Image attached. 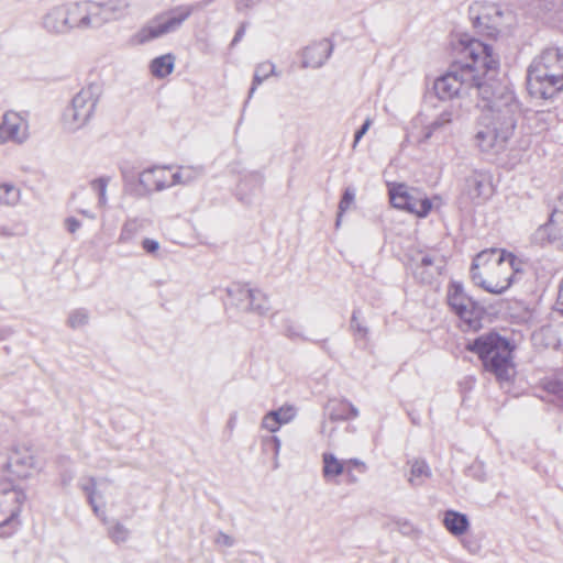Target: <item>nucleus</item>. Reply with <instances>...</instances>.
Wrapping results in <instances>:
<instances>
[{
	"mask_svg": "<svg viewBox=\"0 0 563 563\" xmlns=\"http://www.w3.org/2000/svg\"><path fill=\"white\" fill-rule=\"evenodd\" d=\"M466 53L485 68L476 91L482 115H492V120L516 128L519 103L511 88L498 78L499 60L493 47L482 41H473Z\"/></svg>",
	"mask_w": 563,
	"mask_h": 563,
	"instance_id": "nucleus-1",
	"label": "nucleus"
},
{
	"mask_svg": "<svg viewBox=\"0 0 563 563\" xmlns=\"http://www.w3.org/2000/svg\"><path fill=\"white\" fill-rule=\"evenodd\" d=\"M124 0L106 2L76 1L53 8L44 18V29L49 33L95 32L106 23L117 21L128 13Z\"/></svg>",
	"mask_w": 563,
	"mask_h": 563,
	"instance_id": "nucleus-2",
	"label": "nucleus"
},
{
	"mask_svg": "<svg viewBox=\"0 0 563 563\" xmlns=\"http://www.w3.org/2000/svg\"><path fill=\"white\" fill-rule=\"evenodd\" d=\"M521 273V262L501 249L484 250L476 255L471 267L473 283L494 295L505 292Z\"/></svg>",
	"mask_w": 563,
	"mask_h": 563,
	"instance_id": "nucleus-3",
	"label": "nucleus"
},
{
	"mask_svg": "<svg viewBox=\"0 0 563 563\" xmlns=\"http://www.w3.org/2000/svg\"><path fill=\"white\" fill-rule=\"evenodd\" d=\"M527 87L532 97L550 99L563 90V52L548 47L537 55L527 70Z\"/></svg>",
	"mask_w": 563,
	"mask_h": 563,
	"instance_id": "nucleus-4",
	"label": "nucleus"
},
{
	"mask_svg": "<svg viewBox=\"0 0 563 563\" xmlns=\"http://www.w3.org/2000/svg\"><path fill=\"white\" fill-rule=\"evenodd\" d=\"M473 41L481 40L470 37L465 43H462V54L466 59H471V63L466 62L464 65L455 66L435 80L433 88L440 99L451 100L464 95H471L472 91L476 93L477 84L481 82L485 68L481 62L477 63L471 54L466 53L467 47Z\"/></svg>",
	"mask_w": 563,
	"mask_h": 563,
	"instance_id": "nucleus-5",
	"label": "nucleus"
},
{
	"mask_svg": "<svg viewBox=\"0 0 563 563\" xmlns=\"http://www.w3.org/2000/svg\"><path fill=\"white\" fill-rule=\"evenodd\" d=\"M467 347L481 357L485 369L494 373L498 380L508 382L514 376L509 344L499 334H483Z\"/></svg>",
	"mask_w": 563,
	"mask_h": 563,
	"instance_id": "nucleus-6",
	"label": "nucleus"
},
{
	"mask_svg": "<svg viewBox=\"0 0 563 563\" xmlns=\"http://www.w3.org/2000/svg\"><path fill=\"white\" fill-rule=\"evenodd\" d=\"M468 13L474 27L482 35H505L518 23L510 9L492 2L475 1L470 5Z\"/></svg>",
	"mask_w": 563,
	"mask_h": 563,
	"instance_id": "nucleus-7",
	"label": "nucleus"
},
{
	"mask_svg": "<svg viewBox=\"0 0 563 563\" xmlns=\"http://www.w3.org/2000/svg\"><path fill=\"white\" fill-rule=\"evenodd\" d=\"M102 92L101 84L90 82L74 96L71 106L64 113V124L67 130L76 131L89 122Z\"/></svg>",
	"mask_w": 563,
	"mask_h": 563,
	"instance_id": "nucleus-8",
	"label": "nucleus"
},
{
	"mask_svg": "<svg viewBox=\"0 0 563 563\" xmlns=\"http://www.w3.org/2000/svg\"><path fill=\"white\" fill-rule=\"evenodd\" d=\"M515 131L514 126L492 120V115L479 117L474 134V144L483 153L498 154L506 145Z\"/></svg>",
	"mask_w": 563,
	"mask_h": 563,
	"instance_id": "nucleus-9",
	"label": "nucleus"
},
{
	"mask_svg": "<svg viewBox=\"0 0 563 563\" xmlns=\"http://www.w3.org/2000/svg\"><path fill=\"white\" fill-rule=\"evenodd\" d=\"M448 302L451 309L460 318L464 330H477L481 328L484 314L483 308L466 295L462 285L452 283L448 290Z\"/></svg>",
	"mask_w": 563,
	"mask_h": 563,
	"instance_id": "nucleus-10",
	"label": "nucleus"
},
{
	"mask_svg": "<svg viewBox=\"0 0 563 563\" xmlns=\"http://www.w3.org/2000/svg\"><path fill=\"white\" fill-rule=\"evenodd\" d=\"M36 471L34 455L26 446H13L0 453V473L7 478H27Z\"/></svg>",
	"mask_w": 563,
	"mask_h": 563,
	"instance_id": "nucleus-11",
	"label": "nucleus"
},
{
	"mask_svg": "<svg viewBox=\"0 0 563 563\" xmlns=\"http://www.w3.org/2000/svg\"><path fill=\"white\" fill-rule=\"evenodd\" d=\"M199 8L198 4H181L151 19L142 35H165L179 31L183 23Z\"/></svg>",
	"mask_w": 563,
	"mask_h": 563,
	"instance_id": "nucleus-12",
	"label": "nucleus"
},
{
	"mask_svg": "<svg viewBox=\"0 0 563 563\" xmlns=\"http://www.w3.org/2000/svg\"><path fill=\"white\" fill-rule=\"evenodd\" d=\"M389 198L395 208L406 210L419 218H426L432 209V200L424 192L404 184L394 185L389 189Z\"/></svg>",
	"mask_w": 563,
	"mask_h": 563,
	"instance_id": "nucleus-13",
	"label": "nucleus"
},
{
	"mask_svg": "<svg viewBox=\"0 0 563 563\" xmlns=\"http://www.w3.org/2000/svg\"><path fill=\"white\" fill-rule=\"evenodd\" d=\"M26 495L20 487H0V528L15 530L21 521L20 515Z\"/></svg>",
	"mask_w": 563,
	"mask_h": 563,
	"instance_id": "nucleus-14",
	"label": "nucleus"
},
{
	"mask_svg": "<svg viewBox=\"0 0 563 563\" xmlns=\"http://www.w3.org/2000/svg\"><path fill=\"white\" fill-rule=\"evenodd\" d=\"M228 294L242 309L254 311L261 316L266 314L271 309L267 296L258 289L236 286L229 288Z\"/></svg>",
	"mask_w": 563,
	"mask_h": 563,
	"instance_id": "nucleus-15",
	"label": "nucleus"
},
{
	"mask_svg": "<svg viewBox=\"0 0 563 563\" xmlns=\"http://www.w3.org/2000/svg\"><path fill=\"white\" fill-rule=\"evenodd\" d=\"M29 137V124L24 117L14 111L3 114L0 124V143L21 144Z\"/></svg>",
	"mask_w": 563,
	"mask_h": 563,
	"instance_id": "nucleus-16",
	"label": "nucleus"
},
{
	"mask_svg": "<svg viewBox=\"0 0 563 563\" xmlns=\"http://www.w3.org/2000/svg\"><path fill=\"white\" fill-rule=\"evenodd\" d=\"M532 239L537 244H552L563 250V213L561 211L552 212L549 222L540 225Z\"/></svg>",
	"mask_w": 563,
	"mask_h": 563,
	"instance_id": "nucleus-17",
	"label": "nucleus"
},
{
	"mask_svg": "<svg viewBox=\"0 0 563 563\" xmlns=\"http://www.w3.org/2000/svg\"><path fill=\"white\" fill-rule=\"evenodd\" d=\"M139 183L147 192L173 187L172 168L166 166L147 168L140 174Z\"/></svg>",
	"mask_w": 563,
	"mask_h": 563,
	"instance_id": "nucleus-18",
	"label": "nucleus"
},
{
	"mask_svg": "<svg viewBox=\"0 0 563 563\" xmlns=\"http://www.w3.org/2000/svg\"><path fill=\"white\" fill-rule=\"evenodd\" d=\"M333 45L328 37H321L307 46L303 51L302 64L305 67H320L328 59Z\"/></svg>",
	"mask_w": 563,
	"mask_h": 563,
	"instance_id": "nucleus-19",
	"label": "nucleus"
},
{
	"mask_svg": "<svg viewBox=\"0 0 563 563\" xmlns=\"http://www.w3.org/2000/svg\"><path fill=\"white\" fill-rule=\"evenodd\" d=\"M465 189L472 199H486L492 192V183L487 174L478 170L472 172L465 179Z\"/></svg>",
	"mask_w": 563,
	"mask_h": 563,
	"instance_id": "nucleus-20",
	"label": "nucleus"
},
{
	"mask_svg": "<svg viewBox=\"0 0 563 563\" xmlns=\"http://www.w3.org/2000/svg\"><path fill=\"white\" fill-rule=\"evenodd\" d=\"M453 122V111L443 110L432 121L423 124L421 132L415 137L417 145L426 144L437 132L444 130Z\"/></svg>",
	"mask_w": 563,
	"mask_h": 563,
	"instance_id": "nucleus-21",
	"label": "nucleus"
},
{
	"mask_svg": "<svg viewBox=\"0 0 563 563\" xmlns=\"http://www.w3.org/2000/svg\"><path fill=\"white\" fill-rule=\"evenodd\" d=\"M147 224L148 221L144 218H128L121 227L117 243L122 245L134 243Z\"/></svg>",
	"mask_w": 563,
	"mask_h": 563,
	"instance_id": "nucleus-22",
	"label": "nucleus"
},
{
	"mask_svg": "<svg viewBox=\"0 0 563 563\" xmlns=\"http://www.w3.org/2000/svg\"><path fill=\"white\" fill-rule=\"evenodd\" d=\"M328 415L332 421H345L358 416L357 408L346 399H332L327 406Z\"/></svg>",
	"mask_w": 563,
	"mask_h": 563,
	"instance_id": "nucleus-23",
	"label": "nucleus"
},
{
	"mask_svg": "<svg viewBox=\"0 0 563 563\" xmlns=\"http://www.w3.org/2000/svg\"><path fill=\"white\" fill-rule=\"evenodd\" d=\"M346 470L344 460L338 459L333 453L322 454V477L327 483L338 484L339 476Z\"/></svg>",
	"mask_w": 563,
	"mask_h": 563,
	"instance_id": "nucleus-24",
	"label": "nucleus"
},
{
	"mask_svg": "<svg viewBox=\"0 0 563 563\" xmlns=\"http://www.w3.org/2000/svg\"><path fill=\"white\" fill-rule=\"evenodd\" d=\"M443 525L445 529L455 537L464 534L470 528V522L466 515L454 510L445 511L443 517Z\"/></svg>",
	"mask_w": 563,
	"mask_h": 563,
	"instance_id": "nucleus-25",
	"label": "nucleus"
},
{
	"mask_svg": "<svg viewBox=\"0 0 563 563\" xmlns=\"http://www.w3.org/2000/svg\"><path fill=\"white\" fill-rule=\"evenodd\" d=\"M203 168L201 166H180L177 170L172 169L173 186L190 185L201 178Z\"/></svg>",
	"mask_w": 563,
	"mask_h": 563,
	"instance_id": "nucleus-26",
	"label": "nucleus"
},
{
	"mask_svg": "<svg viewBox=\"0 0 563 563\" xmlns=\"http://www.w3.org/2000/svg\"><path fill=\"white\" fill-rule=\"evenodd\" d=\"M21 200V189L13 181H0V207H15Z\"/></svg>",
	"mask_w": 563,
	"mask_h": 563,
	"instance_id": "nucleus-27",
	"label": "nucleus"
},
{
	"mask_svg": "<svg viewBox=\"0 0 563 563\" xmlns=\"http://www.w3.org/2000/svg\"><path fill=\"white\" fill-rule=\"evenodd\" d=\"M175 65V57L170 54L162 55L151 62V74L156 78H165L172 74Z\"/></svg>",
	"mask_w": 563,
	"mask_h": 563,
	"instance_id": "nucleus-28",
	"label": "nucleus"
},
{
	"mask_svg": "<svg viewBox=\"0 0 563 563\" xmlns=\"http://www.w3.org/2000/svg\"><path fill=\"white\" fill-rule=\"evenodd\" d=\"M431 476V471L426 461L415 460L410 464V475L408 482L412 486L422 485Z\"/></svg>",
	"mask_w": 563,
	"mask_h": 563,
	"instance_id": "nucleus-29",
	"label": "nucleus"
},
{
	"mask_svg": "<svg viewBox=\"0 0 563 563\" xmlns=\"http://www.w3.org/2000/svg\"><path fill=\"white\" fill-rule=\"evenodd\" d=\"M282 442L276 435H269L262 439V448L265 453L272 454V468L277 470L280 466L279 452Z\"/></svg>",
	"mask_w": 563,
	"mask_h": 563,
	"instance_id": "nucleus-30",
	"label": "nucleus"
},
{
	"mask_svg": "<svg viewBox=\"0 0 563 563\" xmlns=\"http://www.w3.org/2000/svg\"><path fill=\"white\" fill-rule=\"evenodd\" d=\"M346 470H344V475L346 476V482L350 484H355L358 482L357 474H364L367 471V465L365 462L358 459H349L344 460Z\"/></svg>",
	"mask_w": 563,
	"mask_h": 563,
	"instance_id": "nucleus-31",
	"label": "nucleus"
},
{
	"mask_svg": "<svg viewBox=\"0 0 563 563\" xmlns=\"http://www.w3.org/2000/svg\"><path fill=\"white\" fill-rule=\"evenodd\" d=\"M275 74V66L269 62H264L257 65L254 74L253 85L250 90V95H252L256 87L261 85L265 79Z\"/></svg>",
	"mask_w": 563,
	"mask_h": 563,
	"instance_id": "nucleus-32",
	"label": "nucleus"
},
{
	"mask_svg": "<svg viewBox=\"0 0 563 563\" xmlns=\"http://www.w3.org/2000/svg\"><path fill=\"white\" fill-rule=\"evenodd\" d=\"M111 178L109 176H102L90 181L91 189L98 195L99 205L104 207L107 205V187Z\"/></svg>",
	"mask_w": 563,
	"mask_h": 563,
	"instance_id": "nucleus-33",
	"label": "nucleus"
},
{
	"mask_svg": "<svg viewBox=\"0 0 563 563\" xmlns=\"http://www.w3.org/2000/svg\"><path fill=\"white\" fill-rule=\"evenodd\" d=\"M273 416L277 419L280 426L287 424L292 421L296 417V408L290 405L282 406L276 410L271 411Z\"/></svg>",
	"mask_w": 563,
	"mask_h": 563,
	"instance_id": "nucleus-34",
	"label": "nucleus"
},
{
	"mask_svg": "<svg viewBox=\"0 0 563 563\" xmlns=\"http://www.w3.org/2000/svg\"><path fill=\"white\" fill-rule=\"evenodd\" d=\"M89 321V313L86 309H76L68 316L67 323L73 329L85 327Z\"/></svg>",
	"mask_w": 563,
	"mask_h": 563,
	"instance_id": "nucleus-35",
	"label": "nucleus"
},
{
	"mask_svg": "<svg viewBox=\"0 0 563 563\" xmlns=\"http://www.w3.org/2000/svg\"><path fill=\"white\" fill-rule=\"evenodd\" d=\"M82 489L85 490V493L87 494L88 496V501L89 504L91 505L92 509H93V512L97 515V516H100V515H104L103 511L100 510V508L98 507V505L96 504L95 501V493H96V481L95 478L90 477L88 478L82 485H81Z\"/></svg>",
	"mask_w": 563,
	"mask_h": 563,
	"instance_id": "nucleus-36",
	"label": "nucleus"
},
{
	"mask_svg": "<svg viewBox=\"0 0 563 563\" xmlns=\"http://www.w3.org/2000/svg\"><path fill=\"white\" fill-rule=\"evenodd\" d=\"M109 536L115 543L125 542L130 536V531L122 523H114L109 529Z\"/></svg>",
	"mask_w": 563,
	"mask_h": 563,
	"instance_id": "nucleus-37",
	"label": "nucleus"
},
{
	"mask_svg": "<svg viewBox=\"0 0 563 563\" xmlns=\"http://www.w3.org/2000/svg\"><path fill=\"white\" fill-rule=\"evenodd\" d=\"M360 310H354L351 318V329L358 339H366L368 330L358 320Z\"/></svg>",
	"mask_w": 563,
	"mask_h": 563,
	"instance_id": "nucleus-38",
	"label": "nucleus"
},
{
	"mask_svg": "<svg viewBox=\"0 0 563 563\" xmlns=\"http://www.w3.org/2000/svg\"><path fill=\"white\" fill-rule=\"evenodd\" d=\"M213 542L217 547L223 548H232L235 544V540L233 537L224 533L223 531H218L214 536Z\"/></svg>",
	"mask_w": 563,
	"mask_h": 563,
	"instance_id": "nucleus-39",
	"label": "nucleus"
},
{
	"mask_svg": "<svg viewBox=\"0 0 563 563\" xmlns=\"http://www.w3.org/2000/svg\"><path fill=\"white\" fill-rule=\"evenodd\" d=\"M355 200V192L353 189H345L341 200H340V203H339V211H341V213H344L346 210L350 209V207L353 205Z\"/></svg>",
	"mask_w": 563,
	"mask_h": 563,
	"instance_id": "nucleus-40",
	"label": "nucleus"
},
{
	"mask_svg": "<svg viewBox=\"0 0 563 563\" xmlns=\"http://www.w3.org/2000/svg\"><path fill=\"white\" fill-rule=\"evenodd\" d=\"M261 426L272 433L278 431L282 427L271 411L263 417Z\"/></svg>",
	"mask_w": 563,
	"mask_h": 563,
	"instance_id": "nucleus-41",
	"label": "nucleus"
},
{
	"mask_svg": "<svg viewBox=\"0 0 563 563\" xmlns=\"http://www.w3.org/2000/svg\"><path fill=\"white\" fill-rule=\"evenodd\" d=\"M554 7L553 0H533V9H538L537 15L540 16L541 13L551 11Z\"/></svg>",
	"mask_w": 563,
	"mask_h": 563,
	"instance_id": "nucleus-42",
	"label": "nucleus"
},
{
	"mask_svg": "<svg viewBox=\"0 0 563 563\" xmlns=\"http://www.w3.org/2000/svg\"><path fill=\"white\" fill-rule=\"evenodd\" d=\"M142 247L147 254L156 255L159 250V243L154 239L146 238L142 241Z\"/></svg>",
	"mask_w": 563,
	"mask_h": 563,
	"instance_id": "nucleus-43",
	"label": "nucleus"
},
{
	"mask_svg": "<svg viewBox=\"0 0 563 563\" xmlns=\"http://www.w3.org/2000/svg\"><path fill=\"white\" fill-rule=\"evenodd\" d=\"M547 390L563 400V382L562 380L548 382Z\"/></svg>",
	"mask_w": 563,
	"mask_h": 563,
	"instance_id": "nucleus-44",
	"label": "nucleus"
},
{
	"mask_svg": "<svg viewBox=\"0 0 563 563\" xmlns=\"http://www.w3.org/2000/svg\"><path fill=\"white\" fill-rule=\"evenodd\" d=\"M64 224L66 230L71 234L77 232V230H79L81 227V222L74 217L66 218Z\"/></svg>",
	"mask_w": 563,
	"mask_h": 563,
	"instance_id": "nucleus-45",
	"label": "nucleus"
},
{
	"mask_svg": "<svg viewBox=\"0 0 563 563\" xmlns=\"http://www.w3.org/2000/svg\"><path fill=\"white\" fill-rule=\"evenodd\" d=\"M371 125H372V120L366 119L365 122L363 123V125L361 126V129L355 133L354 144H353L354 147L360 142V140L363 137V135L368 131Z\"/></svg>",
	"mask_w": 563,
	"mask_h": 563,
	"instance_id": "nucleus-46",
	"label": "nucleus"
},
{
	"mask_svg": "<svg viewBox=\"0 0 563 563\" xmlns=\"http://www.w3.org/2000/svg\"><path fill=\"white\" fill-rule=\"evenodd\" d=\"M255 5V0H238L235 3L236 10L245 12Z\"/></svg>",
	"mask_w": 563,
	"mask_h": 563,
	"instance_id": "nucleus-47",
	"label": "nucleus"
},
{
	"mask_svg": "<svg viewBox=\"0 0 563 563\" xmlns=\"http://www.w3.org/2000/svg\"><path fill=\"white\" fill-rule=\"evenodd\" d=\"M438 262V258L431 254H423L420 258V263L423 267L433 266Z\"/></svg>",
	"mask_w": 563,
	"mask_h": 563,
	"instance_id": "nucleus-48",
	"label": "nucleus"
},
{
	"mask_svg": "<svg viewBox=\"0 0 563 563\" xmlns=\"http://www.w3.org/2000/svg\"><path fill=\"white\" fill-rule=\"evenodd\" d=\"M558 310L563 313V280L561 282L558 300H556Z\"/></svg>",
	"mask_w": 563,
	"mask_h": 563,
	"instance_id": "nucleus-49",
	"label": "nucleus"
},
{
	"mask_svg": "<svg viewBox=\"0 0 563 563\" xmlns=\"http://www.w3.org/2000/svg\"><path fill=\"white\" fill-rule=\"evenodd\" d=\"M413 136V133L410 130L406 131L405 140L401 143V146L404 147L407 143H410L411 137Z\"/></svg>",
	"mask_w": 563,
	"mask_h": 563,
	"instance_id": "nucleus-50",
	"label": "nucleus"
},
{
	"mask_svg": "<svg viewBox=\"0 0 563 563\" xmlns=\"http://www.w3.org/2000/svg\"><path fill=\"white\" fill-rule=\"evenodd\" d=\"M561 211L563 213V196H561L558 200L556 207L553 212Z\"/></svg>",
	"mask_w": 563,
	"mask_h": 563,
	"instance_id": "nucleus-51",
	"label": "nucleus"
},
{
	"mask_svg": "<svg viewBox=\"0 0 563 563\" xmlns=\"http://www.w3.org/2000/svg\"><path fill=\"white\" fill-rule=\"evenodd\" d=\"M422 123H423V121H422L421 115L416 117V118L411 121V125H412L413 128H417V126L421 125Z\"/></svg>",
	"mask_w": 563,
	"mask_h": 563,
	"instance_id": "nucleus-52",
	"label": "nucleus"
},
{
	"mask_svg": "<svg viewBox=\"0 0 563 563\" xmlns=\"http://www.w3.org/2000/svg\"><path fill=\"white\" fill-rule=\"evenodd\" d=\"M235 421H236V413L232 415L228 421V426L233 429L234 426H235Z\"/></svg>",
	"mask_w": 563,
	"mask_h": 563,
	"instance_id": "nucleus-53",
	"label": "nucleus"
},
{
	"mask_svg": "<svg viewBox=\"0 0 563 563\" xmlns=\"http://www.w3.org/2000/svg\"><path fill=\"white\" fill-rule=\"evenodd\" d=\"M80 213L84 214L85 217L89 218V219H95V214L87 211V210H80Z\"/></svg>",
	"mask_w": 563,
	"mask_h": 563,
	"instance_id": "nucleus-54",
	"label": "nucleus"
},
{
	"mask_svg": "<svg viewBox=\"0 0 563 563\" xmlns=\"http://www.w3.org/2000/svg\"><path fill=\"white\" fill-rule=\"evenodd\" d=\"M244 32H245V29H244V26L242 25V26H240V27H239V30L235 32V34H234V35L240 36V35H243V33H244Z\"/></svg>",
	"mask_w": 563,
	"mask_h": 563,
	"instance_id": "nucleus-55",
	"label": "nucleus"
},
{
	"mask_svg": "<svg viewBox=\"0 0 563 563\" xmlns=\"http://www.w3.org/2000/svg\"><path fill=\"white\" fill-rule=\"evenodd\" d=\"M342 214L343 213H341V211H339V214H338V218H336V223H335L336 227H340V224H341Z\"/></svg>",
	"mask_w": 563,
	"mask_h": 563,
	"instance_id": "nucleus-56",
	"label": "nucleus"
}]
</instances>
